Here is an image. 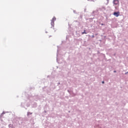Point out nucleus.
I'll list each match as a JSON object with an SVG mask.
<instances>
[{"label": "nucleus", "mask_w": 128, "mask_h": 128, "mask_svg": "<svg viewBox=\"0 0 128 128\" xmlns=\"http://www.w3.org/2000/svg\"><path fill=\"white\" fill-rule=\"evenodd\" d=\"M88 34L86 32V30H84V32H82V34Z\"/></svg>", "instance_id": "4"}, {"label": "nucleus", "mask_w": 128, "mask_h": 128, "mask_svg": "<svg viewBox=\"0 0 128 128\" xmlns=\"http://www.w3.org/2000/svg\"><path fill=\"white\" fill-rule=\"evenodd\" d=\"M89 0V1H90V0Z\"/></svg>", "instance_id": "9"}, {"label": "nucleus", "mask_w": 128, "mask_h": 128, "mask_svg": "<svg viewBox=\"0 0 128 128\" xmlns=\"http://www.w3.org/2000/svg\"><path fill=\"white\" fill-rule=\"evenodd\" d=\"M56 20V17H54V18H52V22H51V24L52 26H54V20Z\"/></svg>", "instance_id": "1"}, {"label": "nucleus", "mask_w": 128, "mask_h": 128, "mask_svg": "<svg viewBox=\"0 0 128 128\" xmlns=\"http://www.w3.org/2000/svg\"><path fill=\"white\" fill-rule=\"evenodd\" d=\"M120 12H114V16H116V18H118V16H120Z\"/></svg>", "instance_id": "2"}, {"label": "nucleus", "mask_w": 128, "mask_h": 128, "mask_svg": "<svg viewBox=\"0 0 128 128\" xmlns=\"http://www.w3.org/2000/svg\"><path fill=\"white\" fill-rule=\"evenodd\" d=\"M92 38H94V36H92Z\"/></svg>", "instance_id": "8"}, {"label": "nucleus", "mask_w": 128, "mask_h": 128, "mask_svg": "<svg viewBox=\"0 0 128 128\" xmlns=\"http://www.w3.org/2000/svg\"><path fill=\"white\" fill-rule=\"evenodd\" d=\"M114 72H116V71L114 70Z\"/></svg>", "instance_id": "6"}, {"label": "nucleus", "mask_w": 128, "mask_h": 128, "mask_svg": "<svg viewBox=\"0 0 128 128\" xmlns=\"http://www.w3.org/2000/svg\"><path fill=\"white\" fill-rule=\"evenodd\" d=\"M104 24H102V26H104Z\"/></svg>", "instance_id": "7"}, {"label": "nucleus", "mask_w": 128, "mask_h": 128, "mask_svg": "<svg viewBox=\"0 0 128 128\" xmlns=\"http://www.w3.org/2000/svg\"><path fill=\"white\" fill-rule=\"evenodd\" d=\"M119 2H120L118 0H114L113 2V3L114 4H118Z\"/></svg>", "instance_id": "3"}, {"label": "nucleus", "mask_w": 128, "mask_h": 128, "mask_svg": "<svg viewBox=\"0 0 128 128\" xmlns=\"http://www.w3.org/2000/svg\"><path fill=\"white\" fill-rule=\"evenodd\" d=\"M127 74H128V72H127Z\"/></svg>", "instance_id": "10"}, {"label": "nucleus", "mask_w": 128, "mask_h": 128, "mask_svg": "<svg viewBox=\"0 0 128 128\" xmlns=\"http://www.w3.org/2000/svg\"><path fill=\"white\" fill-rule=\"evenodd\" d=\"M102 84H104V82L102 81Z\"/></svg>", "instance_id": "5"}]
</instances>
